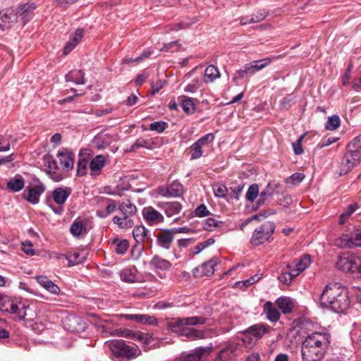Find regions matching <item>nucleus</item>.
I'll return each mask as SVG.
<instances>
[{"label": "nucleus", "mask_w": 361, "mask_h": 361, "mask_svg": "<svg viewBox=\"0 0 361 361\" xmlns=\"http://www.w3.org/2000/svg\"><path fill=\"white\" fill-rule=\"evenodd\" d=\"M330 334L326 331H314L304 339L301 354L303 361H320L330 344Z\"/></svg>", "instance_id": "obj_1"}, {"label": "nucleus", "mask_w": 361, "mask_h": 361, "mask_svg": "<svg viewBox=\"0 0 361 361\" xmlns=\"http://www.w3.org/2000/svg\"><path fill=\"white\" fill-rule=\"evenodd\" d=\"M320 305L329 308L336 313L344 312L350 305L346 290L338 283H331L326 286L319 296Z\"/></svg>", "instance_id": "obj_2"}, {"label": "nucleus", "mask_w": 361, "mask_h": 361, "mask_svg": "<svg viewBox=\"0 0 361 361\" xmlns=\"http://www.w3.org/2000/svg\"><path fill=\"white\" fill-rule=\"evenodd\" d=\"M108 345L114 357L121 361H128L141 355L137 345H129L122 340H112Z\"/></svg>", "instance_id": "obj_3"}, {"label": "nucleus", "mask_w": 361, "mask_h": 361, "mask_svg": "<svg viewBox=\"0 0 361 361\" xmlns=\"http://www.w3.org/2000/svg\"><path fill=\"white\" fill-rule=\"evenodd\" d=\"M360 135L357 136L347 145V153L341 162L340 175L347 173L350 169L360 163L361 159Z\"/></svg>", "instance_id": "obj_4"}, {"label": "nucleus", "mask_w": 361, "mask_h": 361, "mask_svg": "<svg viewBox=\"0 0 361 361\" xmlns=\"http://www.w3.org/2000/svg\"><path fill=\"white\" fill-rule=\"evenodd\" d=\"M274 231V223L272 221H265L254 230L250 238V244L256 247L264 243L269 240Z\"/></svg>", "instance_id": "obj_5"}, {"label": "nucleus", "mask_w": 361, "mask_h": 361, "mask_svg": "<svg viewBox=\"0 0 361 361\" xmlns=\"http://www.w3.org/2000/svg\"><path fill=\"white\" fill-rule=\"evenodd\" d=\"M337 267L352 274L353 279L361 277V258L358 256L351 255L348 257H341L337 262Z\"/></svg>", "instance_id": "obj_6"}, {"label": "nucleus", "mask_w": 361, "mask_h": 361, "mask_svg": "<svg viewBox=\"0 0 361 361\" xmlns=\"http://www.w3.org/2000/svg\"><path fill=\"white\" fill-rule=\"evenodd\" d=\"M271 61L272 59L267 57L261 60L254 61L251 63H246L242 69L236 71L233 77V80L234 82H237L238 80L242 79L245 76L252 75L256 72L267 66L271 63Z\"/></svg>", "instance_id": "obj_7"}, {"label": "nucleus", "mask_w": 361, "mask_h": 361, "mask_svg": "<svg viewBox=\"0 0 361 361\" xmlns=\"http://www.w3.org/2000/svg\"><path fill=\"white\" fill-rule=\"evenodd\" d=\"M45 185L38 179L34 180L23 192L24 198L30 203L36 204L40 195L45 191Z\"/></svg>", "instance_id": "obj_8"}, {"label": "nucleus", "mask_w": 361, "mask_h": 361, "mask_svg": "<svg viewBox=\"0 0 361 361\" xmlns=\"http://www.w3.org/2000/svg\"><path fill=\"white\" fill-rule=\"evenodd\" d=\"M184 191L183 185L177 180L173 181L166 186L159 187L157 189L159 195L171 197H180Z\"/></svg>", "instance_id": "obj_9"}, {"label": "nucleus", "mask_w": 361, "mask_h": 361, "mask_svg": "<svg viewBox=\"0 0 361 361\" xmlns=\"http://www.w3.org/2000/svg\"><path fill=\"white\" fill-rule=\"evenodd\" d=\"M336 245L341 248H355L361 246V233L356 230V233L351 235H343L340 238L336 239Z\"/></svg>", "instance_id": "obj_10"}, {"label": "nucleus", "mask_w": 361, "mask_h": 361, "mask_svg": "<svg viewBox=\"0 0 361 361\" xmlns=\"http://www.w3.org/2000/svg\"><path fill=\"white\" fill-rule=\"evenodd\" d=\"M218 263L217 259H211L202 264L200 267H195L192 270V274L196 278L211 276L214 274L215 271L214 267L216 266Z\"/></svg>", "instance_id": "obj_11"}, {"label": "nucleus", "mask_w": 361, "mask_h": 361, "mask_svg": "<svg viewBox=\"0 0 361 361\" xmlns=\"http://www.w3.org/2000/svg\"><path fill=\"white\" fill-rule=\"evenodd\" d=\"M8 305L9 308L5 309V312L16 314L19 320H24L27 316L29 305H26L25 302L11 300L10 302H8Z\"/></svg>", "instance_id": "obj_12"}, {"label": "nucleus", "mask_w": 361, "mask_h": 361, "mask_svg": "<svg viewBox=\"0 0 361 361\" xmlns=\"http://www.w3.org/2000/svg\"><path fill=\"white\" fill-rule=\"evenodd\" d=\"M36 6L34 3H25L18 6L16 12L17 18H20L23 24L27 23L32 18Z\"/></svg>", "instance_id": "obj_13"}, {"label": "nucleus", "mask_w": 361, "mask_h": 361, "mask_svg": "<svg viewBox=\"0 0 361 361\" xmlns=\"http://www.w3.org/2000/svg\"><path fill=\"white\" fill-rule=\"evenodd\" d=\"M142 216L145 221L149 225H154L164 221L163 215L152 207H145L142 209Z\"/></svg>", "instance_id": "obj_14"}, {"label": "nucleus", "mask_w": 361, "mask_h": 361, "mask_svg": "<svg viewBox=\"0 0 361 361\" xmlns=\"http://www.w3.org/2000/svg\"><path fill=\"white\" fill-rule=\"evenodd\" d=\"M57 157L59 158L60 164L63 170L68 171L73 169L75 158V154L73 152H69L67 149L59 151L57 153Z\"/></svg>", "instance_id": "obj_15"}, {"label": "nucleus", "mask_w": 361, "mask_h": 361, "mask_svg": "<svg viewBox=\"0 0 361 361\" xmlns=\"http://www.w3.org/2000/svg\"><path fill=\"white\" fill-rule=\"evenodd\" d=\"M66 327L72 332L80 333L86 329V323L79 317H68L65 323Z\"/></svg>", "instance_id": "obj_16"}, {"label": "nucleus", "mask_w": 361, "mask_h": 361, "mask_svg": "<svg viewBox=\"0 0 361 361\" xmlns=\"http://www.w3.org/2000/svg\"><path fill=\"white\" fill-rule=\"evenodd\" d=\"M18 14L11 8L0 12V28L4 30L17 21Z\"/></svg>", "instance_id": "obj_17"}, {"label": "nucleus", "mask_w": 361, "mask_h": 361, "mask_svg": "<svg viewBox=\"0 0 361 361\" xmlns=\"http://www.w3.org/2000/svg\"><path fill=\"white\" fill-rule=\"evenodd\" d=\"M72 192L69 187H58L52 191L51 197L54 202L59 205H63Z\"/></svg>", "instance_id": "obj_18"}, {"label": "nucleus", "mask_w": 361, "mask_h": 361, "mask_svg": "<svg viewBox=\"0 0 361 361\" xmlns=\"http://www.w3.org/2000/svg\"><path fill=\"white\" fill-rule=\"evenodd\" d=\"M121 317L128 320L135 321L137 323L139 324H149L152 326H155L157 324V318L153 316H149L147 314H121Z\"/></svg>", "instance_id": "obj_19"}, {"label": "nucleus", "mask_w": 361, "mask_h": 361, "mask_svg": "<svg viewBox=\"0 0 361 361\" xmlns=\"http://www.w3.org/2000/svg\"><path fill=\"white\" fill-rule=\"evenodd\" d=\"M212 350L210 347H198L194 351L184 357L183 361H204V355H209Z\"/></svg>", "instance_id": "obj_20"}, {"label": "nucleus", "mask_w": 361, "mask_h": 361, "mask_svg": "<svg viewBox=\"0 0 361 361\" xmlns=\"http://www.w3.org/2000/svg\"><path fill=\"white\" fill-rule=\"evenodd\" d=\"M159 207L164 211L165 214L168 217H171L179 214L183 208L181 203L176 201L161 202L159 204Z\"/></svg>", "instance_id": "obj_21"}, {"label": "nucleus", "mask_w": 361, "mask_h": 361, "mask_svg": "<svg viewBox=\"0 0 361 361\" xmlns=\"http://www.w3.org/2000/svg\"><path fill=\"white\" fill-rule=\"evenodd\" d=\"M35 279L37 282L50 293L54 295L60 294L61 290L59 287L51 280H49L47 276H37Z\"/></svg>", "instance_id": "obj_22"}, {"label": "nucleus", "mask_w": 361, "mask_h": 361, "mask_svg": "<svg viewBox=\"0 0 361 361\" xmlns=\"http://www.w3.org/2000/svg\"><path fill=\"white\" fill-rule=\"evenodd\" d=\"M173 238L174 234L171 229H164L158 233L157 242L161 247L169 249Z\"/></svg>", "instance_id": "obj_23"}, {"label": "nucleus", "mask_w": 361, "mask_h": 361, "mask_svg": "<svg viewBox=\"0 0 361 361\" xmlns=\"http://www.w3.org/2000/svg\"><path fill=\"white\" fill-rule=\"evenodd\" d=\"M70 232L75 237L86 235L87 233L86 221L80 218H77L71 224Z\"/></svg>", "instance_id": "obj_24"}, {"label": "nucleus", "mask_w": 361, "mask_h": 361, "mask_svg": "<svg viewBox=\"0 0 361 361\" xmlns=\"http://www.w3.org/2000/svg\"><path fill=\"white\" fill-rule=\"evenodd\" d=\"M84 35V30L82 29H78L70 40L63 47V51L65 55L69 54L80 42Z\"/></svg>", "instance_id": "obj_25"}, {"label": "nucleus", "mask_w": 361, "mask_h": 361, "mask_svg": "<svg viewBox=\"0 0 361 361\" xmlns=\"http://www.w3.org/2000/svg\"><path fill=\"white\" fill-rule=\"evenodd\" d=\"M66 81L73 82L77 85L85 83V73L81 70H72L65 76Z\"/></svg>", "instance_id": "obj_26"}, {"label": "nucleus", "mask_w": 361, "mask_h": 361, "mask_svg": "<svg viewBox=\"0 0 361 361\" xmlns=\"http://www.w3.org/2000/svg\"><path fill=\"white\" fill-rule=\"evenodd\" d=\"M278 308L283 314H289L293 311L294 304L288 297H281L276 300Z\"/></svg>", "instance_id": "obj_27"}, {"label": "nucleus", "mask_w": 361, "mask_h": 361, "mask_svg": "<svg viewBox=\"0 0 361 361\" xmlns=\"http://www.w3.org/2000/svg\"><path fill=\"white\" fill-rule=\"evenodd\" d=\"M264 311L267 314V319L271 322H276L280 319L279 310L270 301L267 302L264 305Z\"/></svg>", "instance_id": "obj_28"}, {"label": "nucleus", "mask_w": 361, "mask_h": 361, "mask_svg": "<svg viewBox=\"0 0 361 361\" xmlns=\"http://www.w3.org/2000/svg\"><path fill=\"white\" fill-rule=\"evenodd\" d=\"M186 323L184 318H178L173 319L168 323V329L171 331L183 335V332L186 328Z\"/></svg>", "instance_id": "obj_29"}, {"label": "nucleus", "mask_w": 361, "mask_h": 361, "mask_svg": "<svg viewBox=\"0 0 361 361\" xmlns=\"http://www.w3.org/2000/svg\"><path fill=\"white\" fill-rule=\"evenodd\" d=\"M113 136L109 134L97 135L94 137L93 143L98 149H104L110 145Z\"/></svg>", "instance_id": "obj_30"}, {"label": "nucleus", "mask_w": 361, "mask_h": 361, "mask_svg": "<svg viewBox=\"0 0 361 361\" xmlns=\"http://www.w3.org/2000/svg\"><path fill=\"white\" fill-rule=\"evenodd\" d=\"M133 235L137 243L149 240L148 230L144 226H137L133 228Z\"/></svg>", "instance_id": "obj_31"}, {"label": "nucleus", "mask_w": 361, "mask_h": 361, "mask_svg": "<svg viewBox=\"0 0 361 361\" xmlns=\"http://www.w3.org/2000/svg\"><path fill=\"white\" fill-rule=\"evenodd\" d=\"M8 189L16 192L21 190L25 185V181L20 175L16 176L14 178L11 179L6 183Z\"/></svg>", "instance_id": "obj_32"}, {"label": "nucleus", "mask_w": 361, "mask_h": 361, "mask_svg": "<svg viewBox=\"0 0 361 361\" xmlns=\"http://www.w3.org/2000/svg\"><path fill=\"white\" fill-rule=\"evenodd\" d=\"M278 184H273L269 183L267 187L259 193L257 204L259 206L264 204L267 198L274 194V190L276 187H278Z\"/></svg>", "instance_id": "obj_33"}, {"label": "nucleus", "mask_w": 361, "mask_h": 361, "mask_svg": "<svg viewBox=\"0 0 361 361\" xmlns=\"http://www.w3.org/2000/svg\"><path fill=\"white\" fill-rule=\"evenodd\" d=\"M219 78H220V73L216 66L209 65L206 68L204 77V81L205 82H212Z\"/></svg>", "instance_id": "obj_34"}, {"label": "nucleus", "mask_w": 361, "mask_h": 361, "mask_svg": "<svg viewBox=\"0 0 361 361\" xmlns=\"http://www.w3.org/2000/svg\"><path fill=\"white\" fill-rule=\"evenodd\" d=\"M182 336H184L190 340L202 339L205 338V331L186 326Z\"/></svg>", "instance_id": "obj_35"}, {"label": "nucleus", "mask_w": 361, "mask_h": 361, "mask_svg": "<svg viewBox=\"0 0 361 361\" xmlns=\"http://www.w3.org/2000/svg\"><path fill=\"white\" fill-rule=\"evenodd\" d=\"M118 210L121 211L123 217H130L136 214L137 207L130 201H128V202H122L118 207Z\"/></svg>", "instance_id": "obj_36"}, {"label": "nucleus", "mask_w": 361, "mask_h": 361, "mask_svg": "<svg viewBox=\"0 0 361 361\" xmlns=\"http://www.w3.org/2000/svg\"><path fill=\"white\" fill-rule=\"evenodd\" d=\"M182 108L184 112L187 114H192L195 112L196 105L194 102V99L187 96H182Z\"/></svg>", "instance_id": "obj_37"}, {"label": "nucleus", "mask_w": 361, "mask_h": 361, "mask_svg": "<svg viewBox=\"0 0 361 361\" xmlns=\"http://www.w3.org/2000/svg\"><path fill=\"white\" fill-rule=\"evenodd\" d=\"M150 265L154 267L155 269H159L161 270H168L171 267V264L166 259H162L159 256H154L151 262Z\"/></svg>", "instance_id": "obj_38"}, {"label": "nucleus", "mask_w": 361, "mask_h": 361, "mask_svg": "<svg viewBox=\"0 0 361 361\" xmlns=\"http://www.w3.org/2000/svg\"><path fill=\"white\" fill-rule=\"evenodd\" d=\"M44 166L47 167L50 171L49 173H51V171H55L59 169V166L57 164V161L52 158V157L49 156L45 158L44 159ZM54 175H56V176H53L52 178L56 181H59L61 180V175H56V172L54 171Z\"/></svg>", "instance_id": "obj_39"}, {"label": "nucleus", "mask_w": 361, "mask_h": 361, "mask_svg": "<svg viewBox=\"0 0 361 361\" xmlns=\"http://www.w3.org/2000/svg\"><path fill=\"white\" fill-rule=\"evenodd\" d=\"M136 272L137 269L135 267L125 269L121 272V278L122 281L128 283L135 282L136 278Z\"/></svg>", "instance_id": "obj_40"}, {"label": "nucleus", "mask_w": 361, "mask_h": 361, "mask_svg": "<svg viewBox=\"0 0 361 361\" xmlns=\"http://www.w3.org/2000/svg\"><path fill=\"white\" fill-rule=\"evenodd\" d=\"M90 166V162L87 158L79 154V159L77 164V175L82 176L87 173V166Z\"/></svg>", "instance_id": "obj_41"}, {"label": "nucleus", "mask_w": 361, "mask_h": 361, "mask_svg": "<svg viewBox=\"0 0 361 361\" xmlns=\"http://www.w3.org/2000/svg\"><path fill=\"white\" fill-rule=\"evenodd\" d=\"M105 162V157L103 155H97L90 162V169L92 171H100Z\"/></svg>", "instance_id": "obj_42"}, {"label": "nucleus", "mask_w": 361, "mask_h": 361, "mask_svg": "<svg viewBox=\"0 0 361 361\" xmlns=\"http://www.w3.org/2000/svg\"><path fill=\"white\" fill-rule=\"evenodd\" d=\"M233 352V351L231 348L226 347L218 353L214 361H231Z\"/></svg>", "instance_id": "obj_43"}, {"label": "nucleus", "mask_w": 361, "mask_h": 361, "mask_svg": "<svg viewBox=\"0 0 361 361\" xmlns=\"http://www.w3.org/2000/svg\"><path fill=\"white\" fill-rule=\"evenodd\" d=\"M341 124L340 118L337 115H334L328 118V121L325 124V128L327 130H335Z\"/></svg>", "instance_id": "obj_44"}, {"label": "nucleus", "mask_w": 361, "mask_h": 361, "mask_svg": "<svg viewBox=\"0 0 361 361\" xmlns=\"http://www.w3.org/2000/svg\"><path fill=\"white\" fill-rule=\"evenodd\" d=\"M295 267L299 269V271H304L310 264V256L309 255H303L298 262H293Z\"/></svg>", "instance_id": "obj_45"}, {"label": "nucleus", "mask_w": 361, "mask_h": 361, "mask_svg": "<svg viewBox=\"0 0 361 361\" xmlns=\"http://www.w3.org/2000/svg\"><path fill=\"white\" fill-rule=\"evenodd\" d=\"M259 195V185L256 183L251 185L245 195L246 199L250 202H253Z\"/></svg>", "instance_id": "obj_46"}, {"label": "nucleus", "mask_w": 361, "mask_h": 361, "mask_svg": "<svg viewBox=\"0 0 361 361\" xmlns=\"http://www.w3.org/2000/svg\"><path fill=\"white\" fill-rule=\"evenodd\" d=\"M66 258L68 261L69 266H74L82 262L84 257L81 256L80 252H75L67 255Z\"/></svg>", "instance_id": "obj_47"}, {"label": "nucleus", "mask_w": 361, "mask_h": 361, "mask_svg": "<svg viewBox=\"0 0 361 361\" xmlns=\"http://www.w3.org/2000/svg\"><path fill=\"white\" fill-rule=\"evenodd\" d=\"M184 319L186 323V326L202 325L204 324L207 322V318L204 317L195 316L185 317Z\"/></svg>", "instance_id": "obj_48"}, {"label": "nucleus", "mask_w": 361, "mask_h": 361, "mask_svg": "<svg viewBox=\"0 0 361 361\" xmlns=\"http://www.w3.org/2000/svg\"><path fill=\"white\" fill-rule=\"evenodd\" d=\"M243 188L244 184L243 183L242 180H240V183H233L232 186L230 187V190H231V197L238 200L239 196L243 190Z\"/></svg>", "instance_id": "obj_49"}, {"label": "nucleus", "mask_w": 361, "mask_h": 361, "mask_svg": "<svg viewBox=\"0 0 361 361\" xmlns=\"http://www.w3.org/2000/svg\"><path fill=\"white\" fill-rule=\"evenodd\" d=\"M223 222L220 221H217L214 218H208L205 220V223L204 224V229L208 231H212L216 227H219L220 224H222Z\"/></svg>", "instance_id": "obj_50"}, {"label": "nucleus", "mask_w": 361, "mask_h": 361, "mask_svg": "<svg viewBox=\"0 0 361 361\" xmlns=\"http://www.w3.org/2000/svg\"><path fill=\"white\" fill-rule=\"evenodd\" d=\"M202 145L196 141L190 147L191 149V159H196L202 157Z\"/></svg>", "instance_id": "obj_51"}, {"label": "nucleus", "mask_w": 361, "mask_h": 361, "mask_svg": "<svg viewBox=\"0 0 361 361\" xmlns=\"http://www.w3.org/2000/svg\"><path fill=\"white\" fill-rule=\"evenodd\" d=\"M357 208H358L357 203H355L354 204H350L348 207L346 211L341 214L340 221H339L340 224H345V219L350 215H351L355 211V209H357Z\"/></svg>", "instance_id": "obj_52"}, {"label": "nucleus", "mask_w": 361, "mask_h": 361, "mask_svg": "<svg viewBox=\"0 0 361 361\" xmlns=\"http://www.w3.org/2000/svg\"><path fill=\"white\" fill-rule=\"evenodd\" d=\"M168 126L167 123L164 121H157L152 123L149 125V129L153 131H156L159 133L164 132L166 127Z\"/></svg>", "instance_id": "obj_53"}, {"label": "nucleus", "mask_w": 361, "mask_h": 361, "mask_svg": "<svg viewBox=\"0 0 361 361\" xmlns=\"http://www.w3.org/2000/svg\"><path fill=\"white\" fill-rule=\"evenodd\" d=\"M134 332L135 331H133V330L128 329H119L115 330L112 335L128 338H133L134 336Z\"/></svg>", "instance_id": "obj_54"}, {"label": "nucleus", "mask_w": 361, "mask_h": 361, "mask_svg": "<svg viewBox=\"0 0 361 361\" xmlns=\"http://www.w3.org/2000/svg\"><path fill=\"white\" fill-rule=\"evenodd\" d=\"M201 86L200 80L197 78L192 81L191 83L188 84L184 88L185 92L195 93Z\"/></svg>", "instance_id": "obj_55"}, {"label": "nucleus", "mask_w": 361, "mask_h": 361, "mask_svg": "<svg viewBox=\"0 0 361 361\" xmlns=\"http://www.w3.org/2000/svg\"><path fill=\"white\" fill-rule=\"evenodd\" d=\"M129 247V243L127 240H123L119 241L116 247L115 248V252L120 255H123L126 253L127 250Z\"/></svg>", "instance_id": "obj_56"}, {"label": "nucleus", "mask_w": 361, "mask_h": 361, "mask_svg": "<svg viewBox=\"0 0 361 361\" xmlns=\"http://www.w3.org/2000/svg\"><path fill=\"white\" fill-rule=\"evenodd\" d=\"M249 333L257 338H259L265 334V329L261 326L255 325L249 328Z\"/></svg>", "instance_id": "obj_57"}, {"label": "nucleus", "mask_w": 361, "mask_h": 361, "mask_svg": "<svg viewBox=\"0 0 361 361\" xmlns=\"http://www.w3.org/2000/svg\"><path fill=\"white\" fill-rule=\"evenodd\" d=\"M213 190L214 195L219 197H225L228 192V189L224 185H216Z\"/></svg>", "instance_id": "obj_58"}, {"label": "nucleus", "mask_w": 361, "mask_h": 361, "mask_svg": "<svg viewBox=\"0 0 361 361\" xmlns=\"http://www.w3.org/2000/svg\"><path fill=\"white\" fill-rule=\"evenodd\" d=\"M107 201L109 202V204L106 207V214H99V212H97L98 216L102 217V218L106 217L107 216H109V214L113 213L115 211L116 208V205L115 202L114 200H110V199H107Z\"/></svg>", "instance_id": "obj_59"}, {"label": "nucleus", "mask_w": 361, "mask_h": 361, "mask_svg": "<svg viewBox=\"0 0 361 361\" xmlns=\"http://www.w3.org/2000/svg\"><path fill=\"white\" fill-rule=\"evenodd\" d=\"M304 138V135H301L295 142H293V148L295 154L300 155L303 153V149L302 147V140Z\"/></svg>", "instance_id": "obj_60"}, {"label": "nucleus", "mask_w": 361, "mask_h": 361, "mask_svg": "<svg viewBox=\"0 0 361 361\" xmlns=\"http://www.w3.org/2000/svg\"><path fill=\"white\" fill-rule=\"evenodd\" d=\"M149 142L142 138L137 139L135 142L131 146V148L130 149V152L135 151L136 149L140 147H145L149 148Z\"/></svg>", "instance_id": "obj_61"}, {"label": "nucleus", "mask_w": 361, "mask_h": 361, "mask_svg": "<svg viewBox=\"0 0 361 361\" xmlns=\"http://www.w3.org/2000/svg\"><path fill=\"white\" fill-rule=\"evenodd\" d=\"M286 269L293 279H294L302 272L301 271H299V269L298 267H295L294 264L292 263L287 264Z\"/></svg>", "instance_id": "obj_62"}, {"label": "nucleus", "mask_w": 361, "mask_h": 361, "mask_svg": "<svg viewBox=\"0 0 361 361\" xmlns=\"http://www.w3.org/2000/svg\"><path fill=\"white\" fill-rule=\"evenodd\" d=\"M79 0H54L55 4L63 9L67 8L70 5L78 2Z\"/></svg>", "instance_id": "obj_63"}, {"label": "nucleus", "mask_w": 361, "mask_h": 361, "mask_svg": "<svg viewBox=\"0 0 361 361\" xmlns=\"http://www.w3.org/2000/svg\"><path fill=\"white\" fill-rule=\"evenodd\" d=\"M279 280L286 285H289L290 283H291L293 279L288 274L286 269H284L281 274V275L279 276Z\"/></svg>", "instance_id": "obj_64"}]
</instances>
